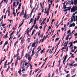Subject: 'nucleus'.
Wrapping results in <instances>:
<instances>
[{
	"label": "nucleus",
	"mask_w": 77,
	"mask_h": 77,
	"mask_svg": "<svg viewBox=\"0 0 77 77\" xmlns=\"http://www.w3.org/2000/svg\"><path fill=\"white\" fill-rule=\"evenodd\" d=\"M56 74H58V70L57 69L56 70Z\"/></svg>",
	"instance_id": "55"
},
{
	"label": "nucleus",
	"mask_w": 77,
	"mask_h": 77,
	"mask_svg": "<svg viewBox=\"0 0 77 77\" xmlns=\"http://www.w3.org/2000/svg\"><path fill=\"white\" fill-rule=\"evenodd\" d=\"M52 51H52V50H51V49L50 51H49V53H52Z\"/></svg>",
	"instance_id": "62"
},
{
	"label": "nucleus",
	"mask_w": 77,
	"mask_h": 77,
	"mask_svg": "<svg viewBox=\"0 0 77 77\" xmlns=\"http://www.w3.org/2000/svg\"><path fill=\"white\" fill-rule=\"evenodd\" d=\"M7 66V64H4V68H6Z\"/></svg>",
	"instance_id": "26"
},
{
	"label": "nucleus",
	"mask_w": 77,
	"mask_h": 77,
	"mask_svg": "<svg viewBox=\"0 0 77 77\" xmlns=\"http://www.w3.org/2000/svg\"><path fill=\"white\" fill-rule=\"evenodd\" d=\"M68 42H66V45H64V47H65V48H66V47H67V44H68Z\"/></svg>",
	"instance_id": "32"
},
{
	"label": "nucleus",
	"mask_w": 77,
	"mask_h": 77,
	"mask_svg": "<svg viewBox=\"0 0 77 77\" xmlns=\"http://www.w3.org/2000/svg\"><path fill=\"white\" fill-rule=\"evenodd\" d=\"M71 8V7H67V8L68 9H67V10H68V11H70Z\"/></svg>",
	"instance_id": "19"
},
{
	"label": "nucleus",
	"mask_w": 77,
	"mask_h": 77,
	"mask_svg": "<svg viewBox=\"0 0 77 77\" xmlns=\"http://www.w3.org/2000/svg\"><path fill=\"white\" fill-rule=\"evenodd\" d=\"M38 39H36V44H38Z\"/></svg>",
	"instance_id": "50"
},
{
	"label": "nucleus",
	"mask_w": 77,
	"mask_h": 77,
	"mask_svg": "<svg viewBox=\"0 0 77 77\" xmlns=\"http://www.w3.org/2000/svg\"><path fill=\"white\" fill-rule=\"evenodd\" d=\"M68 39H69V38H68L67 37H66V40L67 41L68 40Z\"/></svg>",
	"instance_id": "54"
},
{
	"label": "nucleus",
	"mask_w": 77,
	"mask_h": 77,
	"mask_svg": "<svg viewBox=\"0 0 77 77\" xmlns=\"http://www.w3.org/2000/svg\"><path fill=\"white\" fill-rule=\"evenodd\" d=\"M26 34L28 35V36L29 35V30H28V31L26 32Z\"/></svg>",
	"instance_id": "40"
},
{
	"label": "nucleus",
	"mask_w": 77,
	"mask_h": 77,
	"mask_svg": "<svg viewBox=\"0 0 77 77\" xmlns=\"http://www.w3.org/2000/svg\"><path fill=\"white\" fill-rule=\"evenodd\" d=\"M18 41H17V42L14 43V46L15 47V46L16 45H17V44L18 43Z\"/></svg>",
	"instance_id": "21"
},
{
	"label": "nucleus",
	"mask_w": 77,
	"mask_h": 77,
	"mask_svg": "<svg viewBox=\"0 0 77 77\" xmlns=\"http://www.w3.org/2000/svg\"><path fill=\"white\" fill-rule=\"evenodd\" d=\"M73 44H75V43H77V40H76V41H75L73 42Z\"/></svg>",
	"instance_id": "56"
},
{
	"label": "nucleus",
	"mask_w": 77,
	"mask_h": 77,
	"mask_svg": "<svg viewBox=\"0 0 77 77\" xmlns=\"http://www.w3.org/2000/svg\"><path fill=\"white\" fill-rule=\"evenodd\" d=\"M69 76H70V74H68L67 75L66 77H69Z\"/></svg>",
	"instance_id": "49"
},
{
	"label": "nucleus",
	"mask_w": 77,
	"mask_h": 77,
	"mask_svg": "<svg viewBox=\"0 0 77 77\" xmlns=\"http://www.w3.org/2000/svg\"><path fill=\"white\" fill-rule=\"evenodd\" d=\"M51 16V15H50V17H49V18L48 19V20H47V23H48V22L49 21V20H50V16Z\"/></svg>",
	"instance_id": "22"
},
{
	"label": "nucleus",
	"mask_w": 77,
	"mask_h": 77,
	"mask_svg": "<svg viewBox=\"0 0 77 77\" xmlns=\"http://www.w3.org/2000/svg\"><path fill=\"white\" fill-rule=\"evenodd\" d=\"M21 5H22L21 3H20L19 5V7H21Z\"/></svg>",
	"instance_id": "44"
},
{
	"label": "nucleus",
	"mask_w": 77,
	"mask_h": 77,
	"mask_svg": "<svg viewBox=\"0 0 77 77\" xmlns=\"http://www.w3.org/2000/svg\"><path fill=\"white\" fill-rule=\"evenodd\" d=\"M1 26H2V27H4L5 26H6V24H4L2 25Z\"/></svg>",
	"instance_id": "48"
},
{
	"label": "nucleus",
	"mask_w": 77,
	"mask_h": 77,
	"mask_svg": "<svg viewBox=\"0 0 77 77\" xmlns=\"http://www.w3.org/2000/svg\"><path fill=\"white\" fill-rule=\"evenodd\" d=\"M36 24V23L34 22V23H33V25H32V26L31 28V30H32L33 29V27H34V26H35V25Z\"/></svg>",
	"instance_id": "9"
},
{
	"label": "nucleus",
	"mask_w": 77,
	"mask_h": 77,
	"mask_svg": "<svg viewBox=\"0 0 77 77\" xmlns=\"http://www.w3.org/2000/svg\"><path fill=\"white\" fill-rule=\"evenodd\" d=\"M47 9V8H45V13H47V14H49V11L47 10L46 12H45V11H46V10Z\"/></svg>",
	"instance_id": "16"
},
{
	"label": "nucleus",
	"mask_w": 77,
	"mask_h": 77,
	"mask_svg": "<svg viewBox=\"0 0 77 77\" xmlns=\"http://www.w3.org/2000/svg\"><path fill=\"white\" fill-rule=\"evenodd\" d=\"M72 22H73V19H72V17L70 23H72Z\"/></svg>",
	"instance_id": "31"
},
{
	"label": "nucleus",
	"mask_w": 77,
	"mask_h": 77,
	"mask_svg": "<svg viewBox=\"0 0 77 77\" xmlns=\"http://www.w3.org/2000/svg\"><path fill=\"white\" fill-rule=\"evenodd\" d=\"M26 11H25V13L24 14V16H23V18H24V20H26L27 18V17L28 16V15H27L26 14Z\"/></svg>",
	"instance_id": "2"
},
{
	"label": "nucleus",
	"mask_w": 77,
	"mask_h": 77,
	"mask_svg": "<svg viewBox=\"0 0 77 77\" xmlns=\"http://www.w3.org/2000/svg\"><path fill=\"white\" fill-rule=\"evenodd\" d=\"M71 32V31L70 30H69L67 31V34H68L69 33H70V32Z\"/></svg>",
	"instance_id": "61"
},
{
	"label": "nucleus",
	"mask_w": 77,
	"mask_h": 77,
	"mask_svg": "<svg viewBox=\"0 0 77 77\" xmlns=\"http://www.w3.org/2000/svg\"><path fill=\"white\" fill-rule=\"evenodd\" d=\"M35 44H36V42H35L34 43H33L32 44V47H34L35 46Z\"/></svg>",
	"instance_id": "15"
},
{
	"label": "nucleus",
	"mask_w": 77,
	"mask_h": 77,
	"mask_svg": "<svg viewBox=\"0 0 77 77\" xmlns=\"http://www.w3.org/2000/svg\"><path fill=\"white\" fill-rule=\"evenodd\" d=\"M33 19L31 18L30 20V22H29V24H30L31 23H33Z\"/></svg>",
	"instance_id": "11"
},
{
	"label": "nucleus",
	"mask_w": 77,
	"mask_h": 77,
	"mask_svg": "<svg viewBox=\"0 0 77 77\" xmlns=\"http://www.w3.org/2000/svg\"><path fill=\"white\" fill-rule=\"evenodd\" d=\"M18 55H19V53H17L16 55H14V58H15V57H18Z\"/></svg>",
	"instance_id": "8"
},
{
	"label": "nucleus",
	"mask_w": 77,
	"mask_h": 77,
	"mask_svg": "<svg viewBox=\"0 0 77 77\" xmlns=\"http://www.w3.org/2000/svg\"><path fill=\"white\" fill-rule=\"evenodd\" d=\"M24 38H23V39H22L21 40L20 43L21 44H22L24 43Z\"/></svg>",
	"instance_id": "7"
},
{
	"label": "nucleus",
	"mask_w": 77,
	"mask_h": 77,
	"mask_svg": "<svg viewBox=\"0 0 77 77\" xmlns=\"http://www.w3.org/2000/svg\"><path fill=\"white\" fill-rule=\"evenodd\" d=\"M59 39H60V38H56V39H55V42H56V41H58V40H59Z\"/></svg>",
	"instance_id": "25"
},
{
	"label": "nucleus",
	"mask_w": 77,
	"mask_h": 77,
	"mask_svg": "<svg viewBox=\"0 0 77 77\" xmlns=\"http://www.w3.org/2000/svg\"><path fill=\"white\" fill-rule=\"evenodd\" d=\"M28 43H29L30 42V38H28L27 39Z\"/></svg>",
	"instance_id": "34"
},
{
	"label": "nucleus",
	"mask_w": 77,
	"mask_h": 77,
	"mask_svg": "<svg viewBox=\"0 0 77 77\" xmlns=\"http://www.w3.org/2000/svg\"><path fill=\"white\" fill-rule=\"evenodd\" d=\"M25 56V57H26V58H27L28 57H30V53H28V54H26Z\"/></svg>",
	"instance_id": "4"
},
{
	"label": "nucleus",
	"mask_w": 77,
	"mask_h": 77,
	"mask_svg": "<svg viewBox=\"0 0 77 77\" xmlns=\"http://www.w3.org/2000/svg\"><path fill=\"white\" fill-rule=\"evenodd\" d=\"M59 62V65H60V60L58 61Z\"/></svg>",
	"instance_id": "60"
},
{
	"label": "nucleus",
	"mask_w": 77,
	"mask_h": 77,
	"mask_svg": "<svg viewBox=\"0 0 77 77\" xmlns=\"http://www.w3.org/2000/svg\"><path fill=\"white\" fill-rule=\"evenodd\" d=\"M47 25L45 24V26H44V28H43V30L44 31H45V27H47Z\"/></svg>",
	"instance_id": "14"
},
{
	"label": "nucleus",
	"mask_w": 77,
	"mask_h": 77,
	"mask_svg": "<svg viewBox=\"0 0 77 77\" xmlns=\"http://www.w3.org/2000/svg\"><path fill=\"white\" fill-rule=\"evenodd\" d=\"M24 19H23V22H22V23H21V24L20 25H19V27H18V28H20V27L21 26H22V25H23V23H24Z\"/></svg>",
	"instance_id": "10"
},
{
	"label": "nucleus",
	"mask_w": 77,
	"mask_h": 77,
	"mask_svg": "<svg viewBox=\"0 0 77 77\" xmlns=\"http://www.w3.org/2000/svg\"><path fill=\"white\" fill-rule=\"evenodd\" d=\"M74 20H73V21H75V17H73Z\"/></svg>",
	"instance_id": "63"
},
{
	"label": "nucleus",
	"mask_w": 77,
	"mask_h": 77,
	"mask_svg": "<svg viewBox=\"0 0 77 77\" xmlns=\"http://www.w3.org/2000/svg\"><path fill=\"white\" fill-rule=\"evenodd\" d=\"M35 9V8H34L32 9V10L31 11V12L30 13V16H32V13H33V10H34V9Z\"/></svg>",
	"instance_id": "12"
},
{
	"label": "nucleus",
	"mask_w": 77,
	"mask_h": 77,
	"mask_svg": "<svg viewBox=\"0 0 77 77\" xmlns=\"http://www.w3.org/2000/svg\"><path fill=\"white\" fill-rule=\"evenodd\" d=\"M34 29H36V30H37L38 29V24H37L36 27V26H35L34 27Z\"/></svg>",
	"instance_id": "20"
},
{
	"label": "nucleus",
	"mask_w": 77,
	"mask_h": 77,
	"mask_svg": "<svg viewBox=\"0 0 77 77\" xmlns=\"http://www.w3.org/2000/svg\"><path fill=\"white\" fill-rule=\"evenodd\" d=\"M35 56H37V57H38V53L37 52L36 53V54H35Z\"/></svg>",
	"instance_id": "57"
},
{
	"label": "nucleus",
	"mask_w": 77,
	"mask_h": 77,
	"mask_svg": "<svg viewBox=\"0 0 77 77\" xmlns=\"http://www.w3.org/2000/svg\"><path fill=\"white\" fill-rule=\"evenodd\" d=\"M24 53V50H23L22 52L21 53V57L23 56V53Z\"/></svg>",
	"instance_id": "33"
},
{
	"label": "nucleus",
	"mask_w": 77,
	"mask_h": 77,
	"mask_svg": "<svg viewBox=\"0 0 77 77\" xmlns=\"http://www.w3.org/2000/svg\"><path fill=\"white\" fill-rule=\"evenodd\" d=\"M18 73H21V69H20L19 71L18 72Z\"/></svg>",
	"instance_id": "53"
},
{
	"label": "nucleus",
	"mask_w": 77,
	"mask_h": 77,
	"mask_svg": "<svg viewBox=\"0 0 77 77\" xmlns=\"http://www.w3.org/2000/svg\"><path fill=\"white\" fill-rule=\"evenodd\" d=\"M63 9H66L67 8L66 7V5H63Z\"/></svg>",
	"instance_id": "23"
},
{
	"label": "nucleus",
	"mask_w": 77,
	"mask_h": 77,
	"mask_svg": "<svg viewBox=\"0 0 77 77\" xmlns=\"http://www.w3.org/2000/svg\"><path fill=\"white\" fill-rule=\"evenodd\" d=\"M45 23V21L44 20H43L42 22L40 24L41 26H42V24H44V23Z\"/></svg>",
	"instance_id": "17"
},
{
	"label": "nucleus",
	"mask_w": 77,
	"mask_h": 77,
	"mask_svg": "<svg viewBox=\"0 0 77 77\" xmlns=\"http://www.w3.org/2000/svg\"><path fill=\"white\" fill-rule=\"evenodd\" d=\"M30 46H31L30 45H29L28 46V48H27L28 49H29V48H30Z\"/></svg>",
	"instance_id": "59"
},
{
	"label": "nucleus",
	"mask_w": 77,
	"mask_h": 77,
	"mask_svg": "<svg viewBox=\"0 0 77 77\" xmlns=\"http://www.w3.org/2000/svg\"><path fill=\"white\" fill-rule=\"evenodd\" d=\"M17 59L18 60H21V58H20V57L17 56Z\"/></svg>",
	"instance_id": "29"
},
{
	"label": "nucleus",
	"mask_w": 77,
	"mask_h": 77,
	"mask_svg": "<svg viewBox=\"0 0 77 77\" xmlns=\"http://www.w3.org/2000/svg\"><path fill=\"white\" fill-rule=\"evenodd\" d=\"M40 18V16H38L37 19V21H38L39 19V18Z\"/></svg>",
	"instance_id": "45"
},
{
	"label": "nucleus",
	"mask_w": 77,
	"mask_h": 77,
	"mask_svg": "<svg viewBox=\"0 0 77 77\" xmlns=\"http://www.w3.org/2000/svg\"><path fill=\"white\" fill-rule=\"evenodd\" d=\"M6 29L5 28L4 29L5 31H4L3 32L4 33H5V32H6Z\"/></svg>",
	"instance_id": "51"
},
{
	"label": "nucleus",
	"mask_w": 77,
	"mask_h": 77,
	"mask_svg": "<svg viewBox=\"0 0 77 77\" xmlns=\"http://www.w3.org/2000/svg\"><path fill=\"white\" fill-rule=\"evenodd\" d=\"M13 15H14V17H15V16H16V15H15V14H16L14 12H13Z\"/></svg>",
	"instance_id": "39"
},
{
	"label": "nucleus",
	"mask_w": 77,
	"mask_h": 77,
	"mask_svg": "<svg viewBox=\"0 0 77 77\" xmlns=\"http://www.w3.org/2000/svg\"><path fill=\"white\" fill-rule=\"evenodd\" d=\"M72 26H73V27H74V26H75V23H73L71 24L70 25L69 27H72Z\"/></svg>",
	"instance_id": "5"
},
{
	"label": "nucleus",
	"mask_w": 77,
	"mask_h": 77,
	"mask_svg": "<svg viewBox=\"0 0 77 77\" xmlns=\"http://www.w3.org/2000/svg\"><path fill=\"white\" fill-rule=\"evenodd\" d=\"M45 38V36H44L42 39L40 40L39 43H40V42H41V41H42V43L43 42V41H44V38Z\"/></svg>",
	"instance_id": "6"
},
{
	"label": "nucleus",
	"mask_w": 77,
	"mask_h": 77,
	"mask_svg": "<svg viewBox=\"0 0 77 77\" xmlns=\"http://www.w3.org/2000/svg\"><path fill=\"white\" fill-rule=\"evenodd\" d=\"M66 59V57H64V59L63 60V62H65Z\"/></svg>",
	"instance_id": "46"
},
{
	"label": "nucleus",
	"mask_w": 77,
	"mask_h": 77,
	"mask_svg": "<svg viewBox=\"0 0 77 77\" xmlns=\"http://www.w3.org/2000/svg\"><path fill=\"white\" fill-rule=\"evenodd\" d=\"M75 13H73V15L72 16V18H74V17H75V16H74L75 15Z\"/></svg>",
	"instance_id": "42"
},
{
	"label": "nucleus",
	"mask_w": 77,
	"mask_h": 77,
	"mask_svg": "<svg viewBox=\"0 0 77 77\" xmlns=\"http://www.w3.org/2000/svg\"><path fill=\"white\" fill-rule=\"evenodd\" d=\"M71 44L70 46H71V47H72V42H70L69 44Z\"/></svg>",
	"instance_id": "27"
},
{
	"label": "nucleus",
	"mask_w": 77,
	"mask_h": 77,
	"mask_svg": "<svg viewBox=\"0 0 77 77\" xmlns=\"http://www.w3.org/2000/svg\"><path fill=\"white\" fill-rule=\"evenodd\" d=\"M27 75V74H23L22 75V76L23 77H25V76H26V75Z\"/></svg>",
	"instance_id": "43"
},
{
	"label": "nucleus",
	"mask_w": 77,
	"mask_h": 77,
	"mask_svg": "<svg viewBox=\"0 0 77 77\" xmlns=\"http://www.w3.org/2000/svg\"><path fill=\"white\" fill-rule=\"evenodd\" d=\"M35 30H34L33 31H32V33L31 34V36H33V35L34 33H35Z\"/></svg>",
	"instance_id": "24"
},
{
	"label": "nucleus",
	"mask_w": 77,
	"mask_h": 77,
	"mask_svg": "<svg viewBox=\"0 0 77 77\" xmlns=\"http://www.w3.org/2000/svg\"><path fill=\"white\" fill-rule=\"evenodd\" d=\"M59 44H60V41H59L58 42V43L57 44L56 46H57V48H56V49H57V48H58V45H59Z\"/></svg>",
	"instance_id": "18"
},
{
	"label": "nucleus",
	"mask_w": 77,
	"mask_h": 77,
	"mask_svg": "<svg viewBox=\"0 0 77 77\" xmlns=\"http://www.w3.org/2000/svg\"><path fill=\"white\" fill-rule=\"evenodd\" d=\"M34 23H36V18H35V20L34 21Z\"/></svg>",
	"instance_id": "47"
},
{
	"label": "nucleus",
	"mask_w": 77,
	"mask_h": 77,
	"mask_svg": "<svg viewBox=\"0 0 77 77\" xmlns=\"http://www.w3.org/2000/svg\"><path fill=\"white\" fill-rule=\"evenodd\" d=\"M77 2L75 1H74V5H77Z\"/></svg>",
	"instance_id": "28"
},
{
	"label": "nucleus",
	"mask_w": 77,
	"mask_h": 77,
	"mask_svg": "<svg viewBox=\"0 0 77 77\" xmlns=\"http://www.w3.org/2000/svg\"><path fill=\"white\" fill-rule=\"evenodd\" d=\"M8 21H10V23H11V21H12V20H9V19H8Z\"/></svg>",
	"instance_id": "41"
},
{
	"label": "nucleus",
	"mask_w": 77,
	"mask_h": 77,
	"mask_svg": "<svg viewBox=\"0 0 77 77\" xmlns=\"http://www.w3.org/2000/svg\"><path fill=\"white\" fill-rule=\"evenodd\" d=\"M28 60H31V58L30 57H28Z\"/></svg>",
	"instance_id": "36"
},
{
	"label": "nucleus",
	"mask_w": 77,
	"mask_h": 77,
	"mask_svg": "<svg viewBox=\"0 0 77 77\" xmlns=\"http://www.w3.org/2000/svg\"><path fill=\"white\" fill-rule=\"evenodd\" d=\"M8 44V41H6L5 43V45H7Z\"/></svg>",
	"instance_id": "52"
},
{
	"label": "nucleus",
	"mask_w": 77,
	"mask_h": 77,
	"mask_svg": "<svg viewBox=\"0 0 77 77\" xmlns=\"http://www.w3.org/2000/svg\"><path fill=\"white\" fill-rule=\"evenodd\" d=\"M40 34H41V31L39 30L38 33V36H40V38H41V36H40Z\"/></svg>",
	"instance_id": "13"
},
{
	"label": "nucleus",
	"mask_w": 77,
	"mask_h": 77,
	"mask_svg": "<svg viewBox=\"0 0 77 77\" xmlns=\"http://www.w3.org/2000/svg\"><path fill=\"white\" fill-rule=\"evenodd\" d=\"M73 66H77V63L73 65Z\"/></svg>",
	"instance_id": "58"
},
{
	"label": "nucleus",
	"mask_w": 77,
	"mask_h": 77,
	"mask_svg": "<svg viewBox=\"0 0 77 77\" xmlns=\"http://www.w3.org/2000/svg\"><path fill=\"white\" fill-rule=\"evenodd\" d=\"M22 9H23V10H22V11L20 13V16H21V15H22V14H23L24 13V8H23Z\"/></svg>",
	"instance_id": "3"
},
{
	"label": "nucleus",
	"mask_w": 77,
	"mask_h": 77,
	"mask_svg": "<svg viewBox=\"0 0 77 77\" xmlns=\"http://www.w3.org/2000/svg\"><path fill=\"white\" fill-rule=\"evenodd\" d=\"M59 0H56L55 1V2L56 3H57L58 2H59Z\"/></svg>",
	"instance_id": "37"
},
{
	"label": "nucleus",
	"mask_w": 77,
	"mask_h": 77,
	"mask_svg": "<svg viewBox=\"0 0 77 77\" xmlns=\"http://www.w3.org/2000/svg\"><path fill=\"white\" fill-rule=\"evenodd\" d=\"M70 62H71L69 64V65L70 68H72V67L71 66H73V65H72V64H74V63H75V62L74 61H72V60H71Z\"/></svg>",
	"instance_id": "1"
},
{
	"label": "nucleus",
	"mask_w": 77,
	"mask_h": 77,
	"mask_svg": "<svg viewBox=\"0 0 77 77\" xmlns=\"http://www.w3.org/2000/svg\"><path fill=\"white\" fill-rule=\"evenodd\" d=\"M15 3H16V2H14L13 6V8H14V7L15 6Z\"/></svg>",
	"instance_id": "30"
},
{
	"label": "nucleus",
	"mask_w": 77,
	"mask_h": 77,
	"mask_svg": "<svg viewBox=\"0 0 77 77\" xmlns=\"http://www.w3.org/2000/svg\"><path fill=\"white\" fill-rule=\"evenodd\" d=\"M8 33L6 34L5 35V38H8Z\"/></svg>",
	"instance_id": "35"
},
{
	"label": "nucleus",
	"mask_w": 77,
	"mask_h": 77,
	"mask_svg": "<svg viewBox=\"0 0 77 77\" xmlns=\"http://www.w3.org/2000/svg\"><path fill=\"white\" fill-rule=\"evenodd\" d=\"M71 73L72 74H74V70H72L71 71Z\"/></svg>",
	"instance_id": "64"
},
{
	"label": "nucleus",
	"mask_w": 77,
	"mask_h": 77,
	"mask_svg": "<svg viewBox=\"0 0 77 77\" xmlns=\"http://www.w3.org/2000/svg\"><path fill=\"white\" fill-rule=\"evenodd\" d=\"M18 65V62H15V66H16L17 65Z\"/></svg>",
	"instance_id": "38"
}]
</instances>
